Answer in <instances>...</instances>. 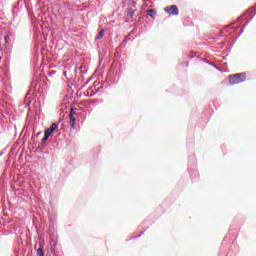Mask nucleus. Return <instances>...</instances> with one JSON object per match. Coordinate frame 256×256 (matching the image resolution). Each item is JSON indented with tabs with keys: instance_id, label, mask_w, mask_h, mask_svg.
<instances>
[{
	"instance_id": "f257e3e1",
	"label": "nucleus",
	"mask_w": 256,
	"mask_h": 256,
	"mask_svg": "<svg viewBox=\"0 0 256 256\" xmlns=\"http://www.w3.org/2000/svg\"><path fill=\"white\" fill-rule=\"evenodd\" d=\"M247 81V74L237 73L228 76V83L230 85H239V83H245Z\"/></svg>"
},
{
	"instance_id": "f03ea898",
	"label": "nucleus",
	"mask_w": 256,
	"mask_h": 256,
	"mask_svg": "<svg viewBox=\"0 0 256 256\" xmlns=\"http://www.w3.org/2000/svg\"><path fill=\"white\" fill-rule=\"evenodd\" d=\"M57 127H59V124L57 123H53L50 128L46 129L44 131V137L42 138V142L47 141V139H49V137H51V135L53 134L54 131H57Z\"/></svg>"
},
{
	"instance_id": "7ed1b4c3",
	"label": "nucleus",
	"mask_w": 256,
	"mask_h": 256,
	"mask_svg": "<svg viewBox=\"0 0 256 256\" xmlns=\"http://www.w3.org/2000/svg\"><path fill=\"white\" fill-rule=\"evenodd\" d=\"M165 13H168V15L177 16L179 15V7L177 5H171L164 8Z\"/></svg>"
},
{
	"instance_id": "20e7f679",
	"label": "nucleus",
	"mask_w": 256,
	"mask_h": 256,
	"mask_svg": "<svg viewBox=\"0 0 256 256\" xmlns=\"http://www.w3.org/2000/svg\"><path fill=\"white\" fill-rule=\"evenodd\" d=\"M70 126L72 129H75V125H77V118H75V109L71 108L69 113Z\"/></svg>"
},
{
	"instance_id": "39448f33",
	"label": "nucleus",
	"mask_w": 256,
	"mask_h": 256,
	"mask_svg": "<svg viewBox=\"0 0 256 256\" xmlns=\"http://www.w3.org/2000/svg\"><path fill=\"white\" fill-rule=\"evenodd\" d=\"M146 13L152 19H155V15H157V11L155 9H148V10H146Z\"/></svg>"
},
{
	"instance_id": "423d86ee",
	"label": "nucleus",
	"mask_w": 256,
	"mask_h": 256,
	"mask_svg": "<svg viewBox=\"0 0 256 256\" xmlns=\"http://www.w3.org/2000/svg\"><path fill=\"white\" fill-rule=\"evenodd\" d=\"M127 15H128V17L133 19L135 17V10H133V8H128L127 9Z\"/></svg>"
},
{
	"instance_id": "0eeeda50",
	"label": "nucleus",
	"mask_w": 256,
	"mask_h": 256,
	"mask_svg": "<svg viewBox=\"0 0 256 256\" xmlns=\"http://www.w3.org/2000/svg\"><path fill=\"white\" fill-rule=\"evenodd\" d=\"M36 256H45V253L43 252V246L41 244L36 251Z\"/></svg>"
},
{
	"instance_id": "6e6552de",
	"label": "nucleus",
	"mask_w": 256,
	"mask_h": 256,
	"mask_svg": "<svg viewBox=\"0 0 256 256\" xmlns=\"http://www.w3.org/2000/svg\"><path fill=\"white\" fill-rule=\"evenodd\" d=\"M102 37H105V30H100L98 36L96 37V39H101Z\"/></svg>"
}]
</instances>
